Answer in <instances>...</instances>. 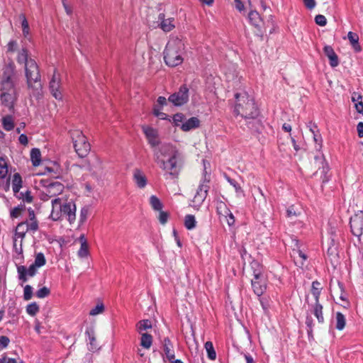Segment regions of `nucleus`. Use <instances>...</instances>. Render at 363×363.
I'll return each mask as SVG.
<instances>
[{
    "label": "nucleus",
    "instance_id": "9",
    "mask_svg": "<svg viewBox=\"0 0 363 363\" xmlns=\"http://www.w3.org/2000/svg\"><path fill=\"white\" fill-rule=\"evenodd\" d=\"M44 190L43 191V194L44 195L43 200H48L51 198H57L58 196L61 195L64 191L65 186L64 185L59 182H50L48 184L44 185Z\"/></svg>",
    "mask_w": 363,
    "mask_h": 363
},
{
    "label": "nucleus",
    "instance_id": "43",
    "mask_svg": "<svg viewBox=\"0 0 363 363\" xmlns=\"http://www.w3.org/2000/svg\"><path fill=\"white\" fill-rule=\"evenodd\" d=\"M19 18L21 20L23 34L24 37L26 38L29 35V33H30V28H29L28 22L24 14H21L19 16Z\"/></svg>",
    "mask_w": 363,
    "mask_h": 363
},
{
    "label": "nucleus",
    "instance_id": "61",
    "mask_svg": "<svg viewBox=\"0 0 363 363\" xmlns=\"http://www.w3.org/2000/svg\"><path fill=\"white\" fill-rule=\"evenodd\" d=\"M234 6L239 11H242L245 9V6L242 0H235Z\"/></svg>",
    "mask_w": 363,
    "mask_h": 363
},
{
    "label": "nucleus",
    "instance_id": "29",
    "mask_svg": "<svg viewBox=\"0 0 363 363\" xmlns=\"http://www.w3.org/2000/svg\"><path fill=\"white\" fill-rule=\"evenodd\" d=\"M313 311L314 315L317 318L318 321L320 323H323L324 322V318L323 315V306L318 302H315V304L313 305Z\"/></svg>",
    "mask_w": 363,
    "mask_h": 363
},
{
    "label": "nucleus",
    "instance_id": "59",
    "mask_svg": "<svg viewBox=\"0 0 363 363\" xmlns=\"http://www.w3.org/2000/svg\"><path fill=\"white\" fill-rule=\"evenodd\" d=\"M153 114L155 116L159 117L160 119H166L167 118V114L160 111V109L157 107V105H155L153 108Z\"/></svg>",
    "mask_w": 363,
    "mask_h": 363
},
{
    "label": "nucleus",
    "instance_id": "57",
    "mask_svg": "<svg viewBox=\"0 0 363 363\" xmlns=\"http://www.w3.org/2000/svg\"><path fill=\"white\" fill-rule=\"evenodd\" d=\"M337 228H335V227H332L331 226L330 228V229L328 230V233L330 235L331 243H332L333 245H335L336 238L337 237Z\"/></svg>",
    "mask_w": 363,
    "mask_h": 363
},
{
    "label": "nucleus",
    "instance_id": "24",
    "mask_svg": "<svg viewBox=\"0 0 363 363\" xmlns=\"http://www.w3.org/2000/svg\"><path fill=\"white\" fill-rule=\"evenodd\" d=\"M315 129H317L316 125H313L310 126V131L313 135V140L315 143V149L316 151L320 152V151H321V149H322L323 139H322L320 134H319L318 130H317L315 132Z\"/></svg>",
    "mask_w": 363,
    "mask_h": 363
},
{
    "label": "nucleus",
    "instance_id": "36",
    "mask_svg": "<svg viewBox=\"0 0 363 363\" xmlns=\"http://www.w3.org/2000/svg\"><path fill=\"white\" fill-rule=\"evenodd\" d=\"M204 347L207 352L208 359L211 360H215L216 358V352L214 350L213 343L211 341H207L204 345Z\"/></svg>",
    "mask_w": 363,
    "mask_h": 363
},
{
    "label": "nucleus",
    "instance_id": "53",
    "mask_svg": "<svg viewBox=\"0 0 363 363\" xmlns=\"http://www.w3.org/2000/svg\"><path fill=\"white\" fill-rule=\"evenodd\" d=\"M7 52L13 53L18 49V43L16 40H11L7 44Z\"/></svg>",
    "mask_w": 363,
    "mask_h": 363
},
{
    "label": "nucleus",
    "instance_id": "37",
    "mask_svg": "<svg viewBox=\"0 0 363 363\" xmlns=\"http://www.w3.org/2000/svg\"><path fill=\"white\" fill-rule=\"evenodd\" d=\"M2 125L4 130L10 131L14 128V122L11 116H6L2 118Z\"/></svg>",
    "mask_w": 363,
    "mask_h": 363
},
{
    "label": "nucleus",
    "instance_id": "51",
    "mask_svg": "<svg viewBox=\"0 0 363 363\" xmlns=\"http://www.w3.org/2000/svg\"><path fill=\"white\" fill-rule=\"evenodd\" d=\"M19 199H21L24 202L30 203L33 202V196H31V193L30 191H26L25 193L21 192L20 194Z\"/></svg>",
    "mask_w": 363,
    "mask_h": 363
},
{
    "label": "nucleus",
    "instance_id": "26",
    "mask_svg": "<svg viewBox=\"0 0 363 363\" xmlns=\"http://www.w3.org/2000/svg\"><path fill=\"white\" fill-rule=\"evenodd\" d=\"M315 156V160L319 165V169H322L321 174H326L329 169L328 163L325 162L324 155L320 152Z\"/></svg>",
    "mask_w": 363,
    "mask_h": 363
},
{
    "label": "nucleus",
    "instance_id": "14",
    "mask_svg": "<svg viewBox=\"0 0 363 363\" xmlns=\"http://www.w3.org/2000/svg\"><path fill=\"white\" fill-rule=\"evenodd\" d=\"M60 89V79L55 70L53 76L50 82V89L52 95L57 100H61L62 99V94Z\"/></svg>",
    "mask_w": 363,
    "mask_h": 363
},
{
    "label": "nucleus",
    "instance_id": "22",
    "mask_svg": "<svg viewBox=\"0 0 363 363\" xmlns=\"http://www.w3.org/2000/svg\"><path fill=\"white\" fill-rule=\"evenodd\" d=\"M216 212L221 223L227 221V205L223 201H217Z\"/></svg>",
    "mask_w": 363,
    "mask_h": 363
},
{
    "label": "nucleus",
    "instance_id": "47",
    "mask_svg": "<svg viewBox=\"0 0 363 363\" xmlns=\"http://www.w3.org/2000/svg\"><path fill=\"white\" fill-rule=\"evenodd\" d=\"M25 207L23 206H18L14 207L11 211L10 216L12 218H16L21 215V213L24 211Z\"/></svg>",
    "mask_w": 363,
    "mask_h": 363
},
{
    "label": "nucleus",
    "instance_id": "28",
    "mask_svg": "<svg viewBox=\"0 0 363 363\" xmlns=\"http://www.w3.org/2000/svg\"><path fill=\"white\" fill-rule=\"evenodd\" d=\"M250 269L252 272L253 277H255L256 279H258L260 278V276H263L262 267L259 262L252 260L250 262Z\"/></svg>",
    "mask_w": 363,
    "mask_h": 363
},
{
    "label": "nucleus",
    "instance_id": "23",
    "mask_svg": "<svg viewBox=\"0 0 363 363\" xmlns=\"http://www.w3.org/2000/svg\"><path fill=\"white\" fill-rule=\"evenodd\" d=\"M200 125V121L196 117H191V118L186 121L184 123H183L180 128L184 131L187 132L191 130V129L196 128L199 127Z\"/></svg>",
    "mask_w": 363,
    "mask_h": 363
},
{
    "label": "nucleus",
    "instance_id": "21",
    "mask_svg": "<svg viewBox=\"0 0 363 363\" xmlns=\"http://www.w3.org/2000/svg\"><path fill=\"white\" fill-rule=\"evenodd\" d=\"M325 55L330 60V65L332 67H335L339 65L338 57L335 52L333 48L330 45H325L323 48Z\"/></svg>",
    "mask_w": 363,
    "mask_h": 363
},
{
    "label": "nucleus",
    "instance_id": "48",
    "mask_svg": "<svg viewBox=\"0 0 363 363\" xmlns=\"http://www.w3.org/2000/svg\"><path fill=\"white\" fill-rule=\"evenodd\" d=\"M33 297V288L30 285H26L23 289V298L26 301H29Z\"/></svg>",
    "mask_w": 363,
    "mask_h": 363
},
{
    "label": "nucleus",
    "instance_id": "8",
    "mask_svg": "<svg viewBox=\"0 0 363 363\" xmlns=\"http://www.w3.org/2000/svg\"><path fill=\"white\" fill-rule=\"evenodd\" d=\"M179 155H174L165 160L160 158L159 152L155 153V161L161 169L171 175L173 178L177 177L179 173V168L177 166V159Z\"/></svg>",
    "mask_w": 363,
    "mask_h": 363
},
{
    "label": "nucleus",
    "instance_id": "56",
    "mask_svg": "<svg viewBox=\"0 0 363 363\" xmlns=\"http://www.w3.org/2000/svg\"><path fill=\"white\" fill-rule=\"evenodd\" d=\"M315 22L320 26H325L327 23V19L323 15L318 14L315 17Z\"/></svg>",
    "mask_w": 363,
    "mask_h": 363
},
{
    "label": "nucleus",
    "instance_id": "35",
    "mask_svg": "<svg viewBox=\"0 0 363 363\" xmlns=\"http://www.w3.org/2000/svg\"><path fill=\"white\" fill-rule=\"evenodd\" d=\"M335 321H336L335 328L339 330H343L345 326L346 319H345V315L342 313H340V312L336 313Z\"/></svg>",
    "mask_w": 363,
    "mask_h": 363
},
{
    "label": "nucleus",
    "instance_id": "42",
    "mask_svg": "<svg viewBox=\"0 0 363 363\" xmlns=\"http://www.w3.org/2000/svg\"><path fill=\"white\" fill-rule=\"evenodd\" d=\"M8 174V164L5 158L0 157V179H4Z\"/></svg>",
    "mask_w": 363,
    "mask_h": 363
},
{
    "label": "nucleus",
    "instance_id": "45",
    "mask_svg": "<svg viewBox=\"0 0 363 363\" xmlns=\"http://www.w3.org/2000/svg\"><path fill=\"white\" fill-rule=\"evenodd\" d=\"M39 310V306L35 302H33L26 306V312L31 316L35 315Z\"/></svg>",
    "mask_w": 363,
    "mask_h": 363
},
{
    "label": "nucleus",
    "instance_id": "50",
    "mask_svg": "<svg viewBox=\"0 0 363 363\" xmlns=\"http://www.w3.org/2000/svg\"><path fill=\"white\" fill-rule=\"evenodd\" d=\"M158 211L160 212L159 216H158V220H159L160 223L162 225L166 224L167 223L168 218L169 217V213L167 211H163L162 210Z\"/></svg>",
    "mask_w": 363,
    "mask_h": 363
},
{
    "label": "nucleus",
    "instance_id": "52",
    "mask_svg": "<svg viewBox=\"0 0 363 363\" xmlns=\"http://www.w3.org/2000/svg\"><path fill=\"white\" fill-rule=\"evenodd\" d=\"M104 311V306L103 303H99L97 304L94 308H92L90 312V315H96L99 313H103Z\"/></svg>",
    "mask_w": 363,
    "mask_h": 363
},
{
    "label": "nucleus",
    "instance_id": "16",
    "mask_svg": "<svg viewBox=\"0 0 363 363\" xmlns=\"http://www.w3.org/2000/svg\"><path fill=\"white\" fill-rule=\"evenodd\" d=\"M159 152L160 158H171L174 155H179L178 150L170 144H164L159 150H155V152Z\"/></svg>",
    "mask_w": 363,
    "mask_h": 363
},
{
    "label": "nucleus",
    "instance_id": "3",
    "mask_svg": "<svg viewBox=\"0 0 363 363\" xmlns=\"http://www.w3.org/2000/svg\"><path fill=\"white\" fill-rule=\"evenodd\" d=\"M52 211L50 218L54 220H60L65 218L71 226L77 221V206L72 199H68L62 196L53 199L51 201Z\"/></svg>",
    "mask_w": 363,
    "mask_h": 363
},
{
    "label": "nucleus",
    "instance_id": "19",
    "mask_svg": "<svg viewBox=\"0 0 363 363\" xmlns=\"http://www.w3.org/2000/svg\"><path fill=\"white\" fill-rule=\"evenodd\" d=\"M208 182H204L201 184L194 196V201L197 203L203 202L206 198L208 191L209 189V186L208 185Z\"/></svg>",
    "mask_w": 363,
    "mask_h": 363
},
{
    "label": "nucleus",
    "instance_id": "60",
    "mask_svg": "<svg viewBox=\"0 0 363 363\" xmlns=\"http://www.w3.org/2000/svg\"><path fill=\"white\" fill-rule=\"evenodd\" d=\"M0 363H17L16 359L9 358L5 354L0 358Z\"/></svg>",
    "mask_w": 363,
    "mask_h": 363
},
{
    "label": "nucleus",
    "instance_id": "58",
    "mask_svg": "<svg viewBox=\"0 0 363 363\" xmlns=\"http://www.w3.org/2000/svg\"><path fill=\"white\" fill-rule=\"evenodd\" d=\"M10 342V340L7 336L2 335L0 337V350L6 348Z\"/></svg>",
    "mask_w": 363,
    "mask_h": 363
},
{
    "label": "nucleus",
    "instance_id": "46",
    "mask_svg": "<svg viewBox=\"0 0 363 363\" xmlns=\"http://www.w3.org/2000/svg\"><path fill=\"white\" fill-rule=\"evenodd\" d=\"M249 20L250 21L251 23L255 26H259V15L257 11H250L249 13Z\"/></svg>",
    "mask_w": 363,
    "mask_h": 363
},
{
    "label": "nucleus",
    "instance_id": "10",
    "mask_svg": "<svg viewBox=\"0 0 363 363\" xmlns=\"http://www.w3.org/2000/svg\"><path fill=\"white\" fill-rule=\"evenodd\" d=\"M168 100L174 106H180L189 101V89L186 85H182L177 92L171 94Z\"/></svg>",
    "mask_w": 363,
    "mask_h": 363
},
{
    "label": "nucleus",
    "instance_id": "32",
    "mask_svg": "<svg viewBox=\"0 0 363 363\" xmlns=\"http://www.w3.org/2000/svg\"><path fill=\"white\" fill-rule=\"evenodd\" d=\"M89 215V208L88 206H84L80 210L79 218L78 220V227L83 225L86 221Z\"/></svg>",
    "mask_w": 363,
    "mask_h": 363
},
{
    "label": "nucleus",
    "instance_id": "27",
    "mask_svg": "<svg viewBox=\"0 0 363 363\" xmlns=\"http://www.w3.org/2000/svg\"><path fill=\"white\" fill-rule=\"evenodd\" d=\"M347 38L356 52H360L362 48L359 44V36L357 33L350 31L347 34Z\"/></svg>",
    "mask_w": 363,
    "mask_h": 363
},
{
    "label": "nucleus",
    "instance_id": "6",
    "mask_svg": "<svg viewBox=\"0 0 363 363\" xmlns=\"http://www.w3.org/2000/svg\"><path fill=\"white\" fill-rule=\"evenodd\" d=\"M39 228V222L35 217V212L32 208L28 209V218L26 220L19 223L15 229L14 236L19 238V253L23 252L22 242L26 233H35Z\"/></svg>",
    "mask_w": 363,
    "mask_h": 363
},
{
    "label": "nucleus",
    "instance_id": "13",
    "mask_svg": "<svg viewBox=\"0 0 363 363\" xmlns=\"http://www.w3.org/2000/svg\"><path fill=\"white\" fill-rule=\"evenodd\" d=\"M142 129L152 147H156L160 144L158 131L156 129L147 125H143Z\"/></svg>",
    "mask_w": 363,
    "mask_h": 363
},
{
    "label": "nucleus",
    "instance_id": "7",
    "mask_svg": "<svg viewBox=\"0 0 363 363\" xmlns=\"http://www.w3.org/2000/svg\"><path fill=\"white\" fill-rule=\"evenodd\" d=\"M75 152L80 157H86L90 151L91 145L87 141L86 136L79 130L70 131Z\"/></svg>",
    "mask_w": 363,
    "mask_h": 363
},
{
    "label": "nucleus",
    "instance_id": "49",
    "mask_svg": "<svg viewBox=\"0 0 363 363\" xmlns=\"http://www.w3.org/2000/svg\"><path fill=\"white\" fill-rule=\"evenodd\" d=\"M50 294V290L48 287L44 286L37 291L36 296L39 298H43L48 296Z\"/></svg>",
    "mask_w": 363,
    "mask_h": 363
},
{
    "label": "nucleus",
    "instance_id": "20",
    "mask_svg": "<svg viewBox=\"0 0 363 363\" xmlns=\"http://www.w3.org/2000/svg\"><path fill=\"white\" fill-rule=\"evenodd\" d=\"M133 180L138 187L143 189L145 187L147 183V177L145 174L139 169H134L133 172Z\"/></svg>",
    "mask_w": 363,
    "mask_h": 363
},
{
    "label": "nucleus",
    "instance_id": "17",
    "mask_svg": "<svg viewBox=\"0 0 363 363\" xmlns=\"http://www.w3.org/2000/svg\"><path fill=\"white\" fill-rule=\"evenodd\" d=\"M162 347L166 357L170 362H173L175 358L173 344L169 337H164L162 342Z\"/></svg>",
    "mask_w": 363,
    "mask_h": 363
},
{
    "label": "nucleus",
    "instance_id": "34",
    "mask_svg": "<svg viewBox=\"0 0 363 363\" xmlns=\"http://www.w3.org/2000/svg\"><path fill=\"white\" fill-rule=\"evenodd\" d=\"M152 343V337L146 333L141 334L140 345L145 349H150Z\"/></svg>",
    "mask_w": 363,
    "mask_h": 363
},
{
    "label": "nucleus",
    "instance_id": "31",
    "mask_svg": "<svg viewBox=\"0 0 363 363\" xmlns=\"http://www.w3.org/2000/svg\"><path fill=\"white\" fill-rule=\"evenodd\" d=\"M149 203L151 208L155 211H158L162 209L163 204L160 199L155 195H152L150 197Z\"/></svg>",
    "mask_w": 363,
    "mask_h": 363
},
{
    "label": "nucleus",
    "instance_id": "12",
    "mask_svg": "<svg viewBox=\"0 0 363 363\" xmlns=\"http://www.w3.org/2000/svg\"><path fill=\"white\" fill-rule=\"evenodd\" d=\"M38 267L34 266L33 264L28 269L23 265L18 266V279L23 283L26 282L28 281V276L30 277H34L38 272Z\"/></svg>",
    "mask_w": 363,
    "mask_h": 363
},
{
    "label": "nucleus",
    "instance_id": "15",
    "mask_svg": "<svg viewBox=\"0 0 363 363\" xmlns=\"http://www.w3.org/2000/svg\"><path fill=\"white\" fill-rule=\"evenodd\" d=\"M252 287L254 293L258 296H262L267 289L266 280L263 276H260V278L256 279L253 277L251 279Z\"/></svg>",
    "mask_w": 363,
    "mask_h": 363
},
{
    "label": "nucleus",
    "instance_id": "64",
    "mask_svg": "<svg viewBox=\"0 0 363 363\" xmlns=\"http://www.w3.org/2000/svg\"><path fill=\"white\" fill-rule=\"evenodd\" d=\"M358 136L363 138V122H359L357 125Z\"/></svg>",
    "mask_w": 363,
    "mask_h": 363
},
{
    "label": "nucleus",
    "instance_id": "55",
    "mask_svg": "<svg viewBox=\"0 0 363 363\" xmlns=\"http://www.w3.org/2000/svg\"><path fill=\"white\" fill-rule=\"evenodd\" d=\"M296 255L298 256L299 258L302 259V260L300 262V264L303 265V261H305L307 259V256L301 250H293V256H294L295 259H297Z\"/></svg>",
    "mask_w": 363,
    "mask_h": 363
},
{
    "label": "nucleus",
    "instance_id": "1",
    "mask_svg": "<svg viewBox=\"0 0 363 363\" xmlns=\"http://www.w3.org/2000/svg\"><path fill=\"white\" fill-rule=\"evenodd\" d=\"M234 69L233 84L237 87L234 90V106L233 114L236 119L240 118L239 123H243L241 126L246 125L247 128L254 132H259L262 130V121L259 118V111L253 99L247 91L242 87V77H238L239 72Z\"/></svg>",
    "mask_w": 363,
    "mask_h": 363
},
{
    "label": "nucleus",
    "instance_id": "2",
    "mask_svg": "<svg viewBox=\"0 0 363 363\" xmlns=\"http://www.w3.org/2000/svg\"><path fill=\"white\" fill-rule=\"evenodd\" d=\"M16 60L19 64H24L25 75L28 89L33 91V94H38L42 89V84L38 64L33 59H28V51L24 48L19 50Z\"/></svg>",
    "mask_w": 363,
    "mask_h": 363
},
{
    "label": "nucleus",
    "instance_id": "18",
    "mask_svg": "<svg viewBox=\"0 0 363 363\" xmlns=\"http://www.w3.org/2000/svg\"><path fill=\"white\" fill-rule=\"evenodd\" d=\"M158 20L160 21V27L164 32H169L175 27L173 18H165V15L162 13L158 16Z\"/></svg>",
    "mask_w": 363,
    "mask_h": 363
},
{
    "label": "nucleus",
    "instance_id": "44",
    "mask_svg": "<svg viewBox=\"0 0 363 363\" xmlns=\"http://www.w3.org/2000/svg\"><path fill=\"white\" fill-rule=\"evenodd\" d=\"M80 240H82V244L78 254L80 257H85L88 253V245L84 235H81Z\"/></svg>",
    "mask_w": 363,
    "mask_h": 363
},
{
    "label": "nucleus",
    "instance_id": "30",
    "mask_svg": "<svg viewBox=\"0 0 363 363\" xmlns=\"http://www.w3.org/2000/svg\"><path fill=\"white\" fill-rule=\"evenodd\" d=\"M30 160L34 167H37L41 162V153L39 149L33 148L30 151Z\"/></svg>",
    "mask_w": 363,
    "mask_h": 363
},
{
    "label": "nucleus",
    "instance_id": "40",
    "mask_svg": "<svg viewBox=\"0 0 363 363\" xmlns=\"http://www.w3.org/2000/svg\"><path fill=\"white\" fill-rule=\"evenodd\" d=\"M196 219L193 215L189 214L185 216L184 225L188 230H192L196 227Z\"/></svg>",
    "mask_w": 363,
    "mask_h": 363
},
{
    "label": "nucleus",
    "instance_id": "54",
    "mask_svg": "<svg viewBox=\"0 0 363 363\" xmlns=\"http://www.w3.org/2000/svg\"><path fill=\"white\" fill-rule=\"evenodd\" d=\"M185 119V116L182 113H178L174 115L173 121L176 126H181L180 123L183 122Z\"/></svg>",
    "mask_w": 363,
    "mask_h": 363
},
{
    "label": "nucleus",
    "instance_id": "5",
    "mask_svg": "<svg viewBox=\"0 0 363 363\" xmlns=\"http://www.w3.org/2000/svg\"><path fill=\"white\" fill-rule=\"evenodd\" d=\"M184 50V43L178 38H171L164 51V60L169 67L181 65L184 60L182 52Z\"/></svg>",
    "mask_w": 363,
    "mask_h": 363
},
{
    "label": "nucleus",
    "instance_id": "41",
    "mask_svg": "<svg viewBox=\"0 0 363 363\" xmlns=\"http://www.w3.org/2000/svg\"><path fill=\"white\" fill-rule=\"evenodd\" d=\"M46 264V259L45 257V255L43 252H38L35 256V260L33 264L34 266H36L38 267H41L44 266Z\"/></svg>",
    "mask_w": 363,
    "mask_h": 363
},
{
    "label": "nucleus",
    "instance_id": "11",
    "mask_svg": "<svg viewBox=\"0 0 363 363\" xmlns=\"http://www.w3.org/2000/svg\"><path fill=\"white\" fill-rule=\"evenodd\" d=\"M350 228L352 234L359 237L363 234V211H359L350 218Z\"/></svg>",
    "mask_w": 363,
    "mask_h": 363
},
{
    "label": "nucleus",
    "instance_id": "38",
    "mask_svg": "<svg viewBox=\"0 0 363 363\" xmlns=\"http://www.w3.org/2000/svg\"><path fill=\"white\" fill-rule=\"evenodd\" d=\"M152 323L150 320L145 319L139 321L137 324V330L140 333H143V331L152 328Z\"/></svg>",
    "mask_w": 363,
    "mask_h": 363
},
{
    "label": "nucleus",
    "instance_id": "4",
    "mask_svg": "<svg viewBox=\"0 0 363 363\" xmlns=\"http://www.w3.org/2000/svg\"><path fill=\"white\" fill-rule=\"evenodd\" d=\"M1 104L11 111L18 99V92L12 79V71L4 72L0 82Z\"/></svg>",
    "mask_w": 363,
    "mask_h": 363
},
{
    "label": "nucleus",
    "instance_id": "39",
    "mask_svg": "<svg viewBox=\"0 0 363 363\" xmlns=\"http://www.w3.org/2000/svg\"><path fill=\"white\" fill-rule=\"evenodd\" d=\"M320 285V284L317 281H315L312 283L311 294L313 296L315 302L319 301V297L321 291Z\"/></svg>",
    "mask_w": 363,
    "mask_h": 363
},
{
    "label": "nucleus",
    "instance_id": "33",
    "mask_svg": "<svg viewBox=\"0 0 363 363\" xmlns=\"http://www.w3.org/2000/svg\"><path fill=\"white\" fill-rule=\"evenodd\" d=\"M228 183H229L232 190L236 194V196L238 198L244 197L243 191H242L241 186H240V184L237 182L228 178Z\"/></svg>",
    "mask_w": 363,
    "mask_h": 363
},
{
    "label": "nucleus",
    "instance_id": "63",
    "mask_svg": "<svg viewBox=\"0 0 363 363\" xmlns=\"http://www.w3.org/2000/svg\"><path fill=\"white\" fill-rule=\"evenodd\" d=\"M354 106L358 113L363 114V102H362V101L355 103Z\"/></svg>",
    "mask_w": 363,
    "mask_h": 363
},
{
    "label": "nucleus",
    "instance_id": "25",
    "mask_svg": "<svg viewBox=\"0 0 363 363\" xmlns=\"http://www.w3.org/2000/svg\"><path fill=\"white\" fill-rule=\"evenodd\" d=\"M22 183H23L22 177L20 175V174L19 173L13 174V175L12 177L11 184H12V189H13V191L15 195L19 192L21 188L22 187Z\"/></svg>",
    "mask_w": 363,
    "mask_h": 363
},
{
    "label": "nucleus",
    "instance_id": "62",
    "mask_svg": "<svg viewBox=\"0 0 363 363\" xmlns=\"http://www.w3.org/2000/svg\"><path fill=\"white\" fill-rule=\"evenodd\" d=\"M18 140L19 143L24 146H26L28 144V137L25 134H21L18 138Z\"/></svg>",
    "mask_w": 363,
    "mask_h": 363
}]
</instances>
